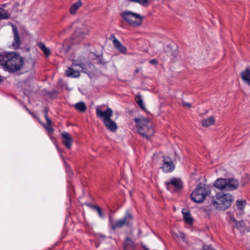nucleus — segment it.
Returning a JSON list of instances; mask_svg holds the SVG:
<instances>
[{
	"instance_id": "dca6fc26",
	"label": "nucleus",
	"mask_w": 250,
	"mask_h": 250,
	"mask_svg": "<svg viewBox=\"0 0 250 250\" xmlns=\"http://www.w3.org/2000/svg\"><path fill=\"white\" fill-rule=\"evenodd\" d=\"M182 213L185 222L188 224H191L193 222V219L191 216L190 211L187 209L183 208Z\"/></svg>"
},
{
	"instance_id": "72a5a7b5",
	"label": "nucleus",
	"mask_w": 250,
	"mask_h": 250,
	"mask_svg": "<svg viewBox=\"0 0 250 250\" xmlns=\"http://www.w3.org/2000/svg\"><path fill=\"white\" fill-rule=\"evenodd\" d=\"M63 144L68 149H69L72 146V142H62Z\"/></svg>"
},
{
	"instance_id": "5701e85b",
	"label": "nucleus",
	"mask_w": 250,
	"mask_h": 250,
	"mask_svg": "<svg viewBox=\"0 0 250 250\" xmlns=\"http://www.w3.org/2000/svg\"><path fill=\"white\" fill-rule=\"evenodd\" d=\"M74 107L81 112H84L86 109V106L83 102H79L74 105Z\"/></svg>"
},
{
	"instance_id": "6e6552de",
	"label": "nucleus",
	"mask_w": 250,
	"mask_h": 250,
	"mask_svg": "<svg viewBox=\"0 0 250 250\" xmlns=\"http://www.w3.org/2000/svg\"><path fill=\"white\" fill-rule=\"evenodd\" d=\"M163 165L161 167L162 170L166 173L173 171L175 168V166L172 159L170 157L164 155L163 156Z\"/></svg>"
},
{
	"instance_id": "9d476101",
	"label": "nucleus",
	"mask_w": 250,
	"mask_h": 250,
	"mask_svg": "<svg viewBox=\"0 0 250 250\" xmlns=\"http://www.w3.org/2000/svg\"><path fill=\"white\" fill-rule=\"evenodd\" d=\"M12 27L14 38V41L12 43V47L14 49L17 50L19 48L21 44V41L17 27L13 24H12Z\"/></svg>"
},
{
	"instance_id": "3c124183",
	"label": "nucleus",
	"mask_w": 250,
	"mask_h": 250,
	"mask_svg": "<svg viewBox=\"0 0 250 250\" xmlns=\"http://www.w3.org/2000/svg\"><path fill=\"white\" fill-rule=\"evenodd\" d=\"M64 46H65L64 44H63L62 47L63 48V47H64Z\"/></svg>"
},
{
	"instance_id": "f257e3e1",
	"label": "nucleus",
	"mask_w": 250,
	"mask_h": 250,
	"mask_svg": "<svg viewBox=\"0 0 250 250\" xmlns=\"http://www.w3.org/2000/svg\"><path fill=\"white\" fill-rule=\"evenodd\" d=\"M0 65L9 72L20 70L23 65V59L14 52L0 55Z\"/></svg>"
},
{
	"instance_id": "6ab92c4d",
	"label": "nucleus",
	"mask_w": 250,
	"mask_h": 250,
	"mask_svg": "<svg viewBox=\"0 0 250 250\" xmlns=\"http://www.w3.org/2000/svg\"><path fill=\"white\" fill-rule=\"evenodd\" d=\"M67 76L72 78H78L80 76V73L79 71H76L72 68H68L65 70Z\"/></svg>"
},
{
	"instance_id": "f03ea898",
	"label": "nucleus",
	"mask_w": 250,
	"mask_h": 250,
	"mask_svg": "<svg viewBox=\"0 0 250 250\" xmlns=\"http://www.w3.org/2000/svg\"><path fill=\"white\" fill-rule=\"evenodd\" d=\"M234 200L232 195L226 191L217 192L211 199V204L218 210H225L229 208Z\"/></svg>"
},
{
	"instance_id": "c85d7f7f",
	"label": "nucleus",
	"mask_w": 250,
	"mask_h": 250,
	"mask_svg": "<svg viewBox=\"0 0 250 250\" xmlns=\"http://www.w3.org/2000/svg\"><path fill=\"white\" fill-rule=\"evenodd\" d=\"M96 60H97V63L99 64H105L107 62L104 60L103 57L101 56H97Z\"/></svg>"
},
{
	"instance_id": "cd10ccee",
	"label": "nucleus",
	"mask_w": 250,
	"mask_h": 250,
	"mask_svg": "<svg viewBox=\"0 0 250 250\" xmlns=\"http://www.w3.org/2000/svg\"><path fill=\"white\" fill-rule=\"evenodd\" d=\"M43 126L49 134L53 133L54 129L52 126V121L49 123H46V125H43Z\"/></svg>"
},
{
	"instance_id": "e433bc0d",
	"label": "nucleus",
	"mask_w": 250,
	"mask_h": 250,
	"mask_svg": "<svg viewBox=\"0 0 250 250\" xmlns=\"http://www.w3.org/2000/svg\"><path fill=\"white\" fill-rule=\"evenodd\" d=\"M183 106L185 107L190 108V107H191V104L188 103L183 102Z\"/></svg>"
},
{
	"instance_id": "8fccbe9b",
	"label": "nucleus",
	"mask_w": 250,
	"mask_h": 250,
	"mask_svg": "<svg viewBox=\"0 0 250 250\" xmlns=\"http://www.w3.org/2000/svg\"><path fill=\"white\" fill-rule=\"evenodd\" d=\"M5 4H2V6H5Z\"/></svg>"
},
{
	"instance_id": "7c9ffc66",
	"label": "nucleus",
	"mask_w": 250,
	"mask_h": 250,
	"mask_svg": "<svg viewBox=\"0 0 250 250\" xmlns=\"http://www.w3.org/2000/svg\"><path fill=\"white\" fill-rule=\"evenodd\" d=\"M94 208L95 209L94 210H95L98 212L99 216L102 218H104V215L102 213L101 208L98 206L94 207Z\"/></svg>"
},
{
	"instance_id": "c9c22d12",
	"label": "nucleus",
	"mask_w": 250,
	"mask_h": 250,
	"mask_svg": "<svg viewBox=\"0 0 250 250\" xmlns=\"http://www.w3.org/2000/svg\"><path fill=\"white\" fill-rule=\"evenodd\" d=\"M85 205L90 208H91L93 209H95V208L94 207H96L97 205H93V204H90V203H85Z\"/></svg>"
},
{
	"instance_id": "20e7f679",
	"label": "nucleus",
	"mask_w": 250,
	"mask_h": 250,
	"mask_svg": "<svg viewBox=\"0 0 250 250\" xmlns=\"http://www.w3.org/2000/svg\"><path fill=\"white\" fill-rule=\"evenodd\" d=\"M211 193L209 186L200 183L190 195L191 199L196 203H201Z\"/></svg>"
},
{
	"instance_id": "0eeeda50",
	"label": "nucleus",
	"mask_w": 250,
	"mask_h": 250,
	"mask_svg": "<svg viewBox=\"0 0 250 250\" xmlns=\"http://www.w3.org/2000/svg\"><path fill=\"white\" fill-rule=\"evenodd\" d=\"M165 185L166 188L172 193L179 192L183 188L182 181L180 179L175 177L170 179L168 181L166 182Z\"/></svg>"
},
{
	"instance_id": "473e14b6",
	"label": "nucleus",
	"mask_w": 250,
	"mask_h": 250,
	"mask_svg": "<svg viewBox=\"0 0 250 250\" xmlns=\"http://www.w3.org/2000/svg\"><path fill=\"white\" fill-rule=\"evenodd\" d=\"M177 238L179 240L184 241L185 239V236L184 233L179 232V235H177Z\"/></svg>"
},
{
	"instance_id": "a18cd8bd",
	"label": "nucleus",
	"mask_w": 250,
	"mask_h": 250,
	"mask_svg": "<svg viewBox=\"0 0 250 250\" xmlns=\"http://www.w3.org/2000/svg\"><path fill=\"white\" fill-rule=\"evenodd\" d=\"M68 50H69L68 49H66L65 51V53H67L68 51Z\"/></svg>"
},
{
	"instance_id": "2f4dec72",
	"label": "nucleus",
	"mask_w": 250,
	"mask_h": 250,
	"mask_svg": "<svg viewBox=\"0 0 250 250\" xmlns=\"http://www.w3.org/2000/svg\"><path fill=\"white\" fill-rule=\"evenodd\" d=\"M234 221L235 222V226L238 229H241L242 227V225L243 224V221H237L234 219H233Z\"/></svg>"
},
{
	"instance_id": "864d4df0",
	"label": "nucleus",
	"mask_w": 250,
	"mask_h": 250,
	"mask_svg": "<svg viewBox=\"0 0 250 250\" xmlns=\"http://www.w3.org/2000/svg\"><path fill=\"white\" fill-rule=\"evenodd\" d=\"M79 23H74V24H78Z\"/></svg>"
},
{
	"instance_id": "ea45409f",
	"label": "nucleus",
	"mask_w": 250,
	"mask_h": 250,
	"mask_svg": "<svg viewBox=\"0 0 250 250\" xmlns=\"http://www.w3.org/2000/svg\"><path fill=\"white\" fill-rule=\"evenodd\" d=\"M177 53L175 51H172L171 52L170 55L173 56L174 58H175L177 56Z\"/></svg>"
},
{
	"instance_id": "4be33fe9",
	"label": "nucleus",
	"mask_w": 250,
	"mask_h": 250,
	"mask_svg": "<svg viewBox=\"0 0 250 250\" xmlns=\"http://www.w3.org/2000/svg\"><path fill=\"white\" fill-rule=\"evenodd\" d=\"M38 45L39 47L43 51L46 56L48 57L50 55V50L49 49L46 47L45 45L43 42H39Z\"/></svg>"
},
{
	"instance_id": "c756f323",
	"label": "nucleus",
	"mask_w": 250,
	"mask_h": 250,
	"mask_svg": "<svg viewBox=\"0 0 250 250\" xmlns=\"http://www.w3.org/2000/svg\"><path fill=\"white\" fill-rule=\"evenodd\" d=\"M62 137L65 139V141H71V138L70 135L66 132H64L62 133Z\"/></svg>"
},
{
	"instance_id": "c03bdc74",
	"label": "nucleus",
	"mask_w": 250,
	"mask_h": 250,
	"mask_svg": "<svg viewBox=\"0 0 250 250\" xmlns=\"http://www.w3.org/2000/svg\"><path fill=\"white\" fill-rule=\"evenodd\" d=\"M177 235H178V234H177V233H174V234H173V238H174V239H175V238H176V237L177 238Z\"/></svg>"
},
{
	"instance_id": "4c0bfd02",
	"label": "nucleus",
	"mask_w": 250,
	"mask_h": 250,
	"mask_svg": "<svg viewBox=\"0 0 250 250\" xmlns=\"http://www.w3.org/2000/svg\"><path fill=\"white\" fill-rule=\"evenodd\" d=\"M44 117L47 123H49L52 121L51 120L48 118V114H44Z\"/></svg>"
},
{
	"instance_id": "f8f14e48",
	"label": "nucleus",
	"mask_w": 250,
	"mask_h": 250,
	"mask_svg": "<svg viewBox=\"0 0 250 250\" xmlns=\"http://www.w3.org/2000/svg\"><path fill=\"white\" fill-rule=\"evenodd\" d=\"M226 190L232 191L236 189L239 186V182L237 180L235 179H226Z\"/></svg>"
},
{
	"instance_id": "412c9836",
	"label": "nucleus",
	"mask_w": 250,
	"mask_h": 250,
	"mask_svg": "<svg viewBox=\"0 0 250 250\" xmlns=\"http://www.w3.org/2000/svg\"><path fill=\"white\" fill-rule=\"evenodd\" d=\"M215 122L214 118L211 116L207 119H205L202 121V124L203 126L205 127H208L213 125Z\"/></svg>"
},
{
	"instance_id": "aec40b11",
	"label": "nucleus",
	"mask_w": 250,
	"mask_h": 250,
	"mask_svg": "<svg viewBox=\"0 0 250 250\" xmlns=\"http://www.w3.org/2000/svg\"><path fill=\"white\" fill-rule=\"evenodd\" d=\"M82 2L81 0H78L77 2L72 4L70 8V12L71 14L76 13L78 9L82 6Z\"/></svg>"
},
{
	"instance_id": "f3484780",
	"label": "nucleus",
	"mask_w": 250,
	"mask_h": 250,
	"mask_svg": "<svg viewBox=\"0 0 250 250\" xmlns=\"http://www.w3.org/2000/svg\"><path fill=\"white\" fill-rule=\"evenodd\" d=\"M80 26H77L78 28L75 31V35L76 36L82 37L88 33V30L84 24H80Z\"/></svg>"
},
{
	"instance_id": "49530a36",
	"label": "nucleus",
	"mask_w": 250,
	"mask_h": 250,
	"mask_svg": "<svg viewBox=\"0 0 250 250\" xmlns=\"http://www.w3.org/2000/svg\"><path fill=\"white\" fill-rule=\"evenodd\" d=\"M138 72H139V70H138V69H136V70H135V72H136V73H137Z\"/></svg>"
},
{
	"instance_id": "b1692460",
	"label": "nucleus",
	"mask_w": 250,
	"mask_h": 250,
	"mask_svg": "<svg viewBox=\"0 0 250 250\" xmlns=\"http://www.w3.org/2000/svg\"><path fill=\"white\" fill-rule=\"evenodd\" d=\"M135 100L137 103L138 105L140 107V108L145 110V105L143 103V99L142 96L141 95H137L135 98Z\"/></svg>"
},
{
	"instance_id": "a878e982",
	"label": "nucleus",
	"mask_w": 250,
	"mask_h": 250,
	"mask_svg": "<svg viewBox=\"0 0 250 250\" xmlns=\"http://www.w3.org/2000/svg\"><path fill=\"white\" fill-rule=\"evenodd\" d=\"M129 1L135 2L139 3L141 5L146 7L149 4L150 0H128Z\"/></svg>"
},
{
	"instance_id": "9b49d317",
	"label": "nucleus",
	"mask_w": 250,
	"mask_h": 250,
	"mask_svg": "<svg viewBox=\"0 0 250 250\" xmlns=\"http://www.w3.org/2000/svg\"><path fill=\"white\" fill-rule=\"evenodd\" d=\"M112 40L114 47L118 50L121 53L125 54L126 53L127 49L123 45L121 42L117 40L114 34H111L109 38Z\"/></svg>"
},
{
	"instance_id": "bb28decb",
	"label": "nucleus",
	"mask_w": 250,
	"mask_h": 250,
	"mask_svg": "<svg viewBox=\"0 0 250 250\" xmlns=\"http://www.w3.org/2000/svg\"><path fill=\"white\" fill-rule=\"evenodd\" d=\"M9 17L6 11L2 8H0V20L1 19H8Z\"/></svg>"
},
{
	"instance_id": "39448f33",
	"label": "nucleus",
	"mask_w": 250,
	"mask_h": 250,
	"mask_svg": "<svg viewBox=\"0 0 250 250\" xmlns=\"http://www.w3.org/2000/svg\"><path fill=\"white\" fill-rule=\"evenodd\" d=\"M133 216L132 214L128 210L125 211L124 216L119 220L113 222L111 216L109 217V223L112 230H114L118 228H123L125 226L127 228H130L132 226L133 221Z\"/></svg>"
},
{
	"instance_id": "7ed1b4c3",
	"label": "nucleus",
	"mask_w": 250,
	"mask_h": 250,
	"mask_svg": "<svg viewBox=\"0 0 250 250\" xmlns=\"http://www.w3.org/2000/svg\"><path fill=\"white\" fill-rule=\"evenodd\" d=\"M139 134L145 139H149L155 132L153 123L145 118H138L134 119Z\"/></svg>"
},
{
	"instance_id": "58836bf2",
	"label": "nucleus",
	"mask_w": 250,
	"mask_h": 250,
	"mask_svg": "<svg viewBox=\"0 0 250 250\" xmlns=\"http://www.w3.org/2000/svg\"><path fill=\"white\" fill-rule=\"evenodd\" d=\"M149 63L152 64H156L157 63V61L155 59H152L149 61Z\"/></svg>"
},
{
	"instance_id": "de8ad7c7",
	"label": "nucleus",
	"mask_w": 250,
	"mask_h": 250,
	"mask_svg": "<svg viewBox=\"0 0 250 250\" xmlns=\"http://www.w3.org/2000/svg\"><path fill=\"white\" fill-rule=\"evenodd\" d=\"M245 184H246V183H242V186H245Z\"/></svg>"
},
{
	"instance_id": "1a4fd4ad",
	"label": "nucleus",
	"mask_w": 250,
	"mask_h": 250,
	"mask_svg": "<svg viewBox=\"0 0 250 250\" xmlns=\"http://www.w3.org/2000/svg\"><path fill=\"white\" fill-rule=\"evenodd\" d=\"M96 115L99 118H103V121H105L111 118L113 114V111L110 108H107L106 110L103 111L100 107L97 106L96 108Z\"/></svg>"
},
{
	"instance_id": "a19ab883",
	"label": "nucleus",
	"mask_w": 250,
	"mask_h": 250,
	"mask_svg": "<svg viewBox=\"0 0 250 250\" xmlns=\"http://www.w3.org/2000/svg\"><path fill=\"white\" fill-rule=\"evenodd\" d=\"M142 247L145 250H149V249L146 248V245H145L144 243H141V244Z\"/></svg>"
},
{
	"instance_id": "f704fd0d",
	"label": "nucleus",
	"mask_w": 250,
	"mask_h": 250,
	"mask_svg": "<svg viewBox=\"0 0 250 250\" xmlns=\"http://www.w3.org/2000/svg\"><path fill=\"white\" fill-rule=\"evenodd\" d=\"M66 171L68 173V174L69 175V176H71L73 173V171L72 170V169L70 168H68L67 167L66 168Z\"/></svg>"
},
{
	"instance_id": "ddd939ff",
	"label": "nucleus",
	"mask_w": 250,
	"mask_h": 250,
	"mask_svg": "<svg viewBox=\"0 0 250 250\" xmlns=\"http://www.w3.org/2000/svg\"><path fill=\"white\" fill-rule=\"evenodd\" d=\"M227 178H219L217 179L213 184V186L220 190H226Z\"/></svg>"
},
{
	"instance_id": "37998d69",
	"label": "nucleus",
	"mask_w": 250,
	"mask_h": 250,
	"mask_svg": "<svg viewBox=\"0 0 250 250\" xmlns=\"http://www.w3.org/2000/svg\"><path fill=\"white\" fill-rule=\"evenodd\" d=\"M72 65H73V66H77V65H78V66H80L81 67L83 68V67L82 66L83 64H77V63H75L73 62V64H72Z\"/></svg>"
},
{
	"instance_id": "393cba45",
	"label": "nucleus",
	"mask_w": 250,
	"mask_h": 250,
	"mask_svg": "<svg viewBox=\"0 0 250 250\" xmlns=\"http://www.w3.org/2000/svg\"><path fill=\"white\" fill-rule=\"evenodd\" d=\"M246 204V200H237L236 205L238 209L242 211L243 210Z\"/></svg>"
},
{
	"instance_id": "a211bd4d",
	"label": "nucleus",
	"mask_w": 250,
	"mask_h": 250,
	"mask_svg": "<svg viewBox=\"0 0 250 250\" xmlns=\"http://www.w3.org/2000/svg\"><path fill=\"white\" fill-rule=\"evenodd\" d=\"M241 76L243 81L250 86V70L246 69L241 73Z\"/></svg>"
},
{
	"instance_id": "79ce46f5",
	"label": "nucleus",
	"mask_w": 250,
	"mask_h": 250,
	"mask_svg": "<svg viewBox=\"0 0 250 250\" xmlns=\"http://www.w3.org/2000/svg\"><path fill=\"white\" fill-rule=\"evenodd\" d=\"M49 109L48 107H45L43 110L44 114H48Z\"/></svg>"
},
{
	"instance_id": "603ef678",
	"label": "nucleus",
	"mask_w": 250,
	"mask_h": 250,
	"mask_svg": "<svg viewBox=\"0 0 250 250\" xmlns=\"http://www.w3.org/2000/svg\"><path fill=\"white\" fill-rule=\"evenodd\" d=\"M55 145L58 148V146L57 144H55Z\"/></svg>"
},
{
	"instance_id": "09e8293b",
	"label": "nucleus",
	"mask_w": 250,
	"mask_h": 250,
	"mask_svg": "<svg viewBox=\"0 0 250 250\" xmlns=\"http://www.w3.org/2000/svg\"><path fill=\"white\" fill-rule=\"evenodd\" d=\"M1 80H2V79H1V76L0 75V82Z\"/></svg>"
},
{
	"instance_id": "2eb2a0df",
	"label": "nucleus",
	"mask_w": 250,
	"mask_h": 250,
	"mask_svg": "<svg viewBox=\"0 0 250 250\" xmlns=\"http://www.w3.org/2000/svg\"><path fill=\"white\" fill-rule=\"evenodd\" d=\"M135 249L134 243L130 238L126 237L124 243V250H135Z\"/></svg>"
},
{
	"instance_id": "423d86ee",
	"label": "nucleus",
	"mask_w": 250,
	"mask_h": 250,
	"mask_svg": "<svg viewBox=\"0 0 250 250\" xmlns=\"http://www.w3.org/2000/svg\"><path fill=\"white\" fill-rule=\"evenodd\" d=\"M121 17L129 25L132 27L140 26L143 20V17L140 14L130 11L123 12L121 14Z\"/></svg>"
},
{
	"instance_id": "4468645a",
	"label": "nucleus",
	"mask_w": 250,
	"mask_h": 250,
	"mask_svg": "<svg viewBox=\"0 0 250 250\" xmlns=\"http://www.w3.org/2000/svg\"><path fill=\"white\" fill-rule=\"evenodd\" d=\"M105 126L110 131L114 132L117 129V125L116 123L110 118L103 121Z\"/></svg>"
}]
</instances>
